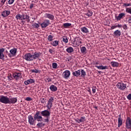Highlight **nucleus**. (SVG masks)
<instances>
[{"label":"nucleus","instance_id":"ea45409f","mask_svg":"<svg viewBox=\"0 0 131 131\" xmlns=\"http://www.w3.org/2000/svg\"><path fill=\"white\" fill-rule=\"evenodd\" d=\"M85 117L83 116V117H81L80 119V122H84V121H85Z\"/></svg>","mask_w":131,"mask_h":131},{"label":"nucleus","instance_id":"69168bd1","mask_svg":"<svg viewBox=\"0 0 131 131\" xmlns=\"http://www.w3.org/2000/svg\"><path fill=\"white\" fill-rule=\"evenodd\" d=\"M6 53L9 54V52H8V51H6Z\"/></svg>","mask_w":131,"mask_h":131},{"label":"nucleus","instance_id":"5701e85b","mask_svg":"<svg viewBox=\"0 0 131 131\" xmlns=\"http://www.w3.org/2000/svg\"><path fill=\"white\" fill-rule=\"evenodd\" d=\"M80 30L83 33H89L90 32L89 29L85 27L80 28Z\"/></svg>","mask_w":131,"mask_h":131},{"label":"nucleus","instance_id":"c9c22d12","mask_svg":"<svg viewBox=\"0 0 131 131\" xmlns=\"http://www.w3.org/2000/svg\"><path fill=\"white\" fill-rule=\"evenodd\" d=\"M32 26H33L34 28H39V25L36 23H34L33 25H32Z\"/></svg>","mask_w":131,"mask_h":131},{"label":"nucleus","instance_id":"dca6fc26","mask_svg":"<svg viewBox=\"0 0 131 131\" xmlns=\"http://www.w3.org/2000/svg\"><path fill=\"white\" fill-rule=\"evenodd\" d=\"M45 18H48L50 19V20H54L55 19V16L53 14H51L50 13H46L45 15Z\"/></svg>","mask_w":131,"mask_h":131},{"label":"nucleus","instance_id":"473e14b6","mask_svg":"<svg viewBox=\"0 0 131 131\" xmlns=\"http://www.w3.org/2000/svg\"><path fill=\"white\" fill-rule=\"evenodd\" d=\"M85 15L88 17H91V16H93V12L91 10H89L86 13H85Z\"/></svg>","mask_w":131,"mask_h":131},{"label":"nucleus","instance_id":"7c9ffc66","mask_svg":"<svg viewBox=\"0 0 131 131\" xmlns=\"http://www.w3.org/2000/svg\"><path fill=\"white\" fill-rule=\"evenodd\" d=\"M44 125H46V124L43 123L42 122H39L37 124L38 128H40V127H43Z\"/></svg>","mask_w":131,"mask_h":131},{"label":"nucleus","instance_id":"a18cd8bd","mask_svg":"<svg viewBox=\"0 0 131 131\" xmlns=\"http://www.w3.org/2000/svg\"><path fill=\"white\" fill-rule=\"evenodd\" d=\"M62 41H63V42L67 43V42H68V39H67V38H63L62 39Z\"/></svg>","mask_w":131,"mask_h":131},{"label":"nucleus","instance_id":"864d4df0","mask_svg":"<svg viewBox=\"0 0 131 131\" xmlns=\"http://www.w3.org/2000/svg\"><path fill=\"white\" fill-rule=\"evenodd\" d=\"M127 99H128V100H131V94H129L127 96Z\"/></svg>","mask_w":131,"mask_h":131},{"label":"nucleus","instance_id":"8fccbe9b","mask_svg":"<svg viewBox=\"0 0 131 131\" xmlns=\"http://www.w3.org/2000/svg\"><path fill=\"white\" fill-rule=\"evenodd\" d=\"M49 52V53H50V54H53V53H55V51L53 50V49H50Z\"/></svg>","mask_w":131,"mask_h":131},{"label":"nucleus","instance_id":"5fc2aeb1","mask_svg":"<svg viewBox=\"0 0 131 131\" xmlns=\"http://www.w3.org/2000/svg\"><path fill=\"white\" fill-rule=\"evenodd\" d=\"M33 7H34V4H31L30 5V9L31 10H32V9L33 8Z\"/></svg>","mask_w":131,"mask_h":131},{"label":"nucleus","instance_id":"79ce46f5","mask_svg":"<svg viewBox=\"0 0 131 131\" xmlns=\"http://www.w3.org/2000/svg\"><path fill=\"white\" fill-rule=\"evenodd\" d=\"M40 102L41 104H46V99L45 98H41Z\"/></svg>","mask_w":131,"mask_h":131},{"label":"nucleus","instance_id":"a211bd4d","mask_svg":"<svg viewBox=\"0 0 131 131\" xmlns=\"http://www.w3.org/2000/svg\"><path fill=\"white\" fill-rule=\"evenodd\" d=\"M10 13L11 12L10 11L4 10L2 13V16H3L4 18H6V17H8L10 15Z\"/></svg>","mask_w":131,"mask_h":131},{"label":"nucleus","instance_id":"9b49d317","mask_svg":"<svg viewBox=\"0 0 131 131\" xmlns=\"http://www.w3.org/2000/svg\"><path fill=\"white\" fill-rule=\"evenodd\" d=\"M28 122L31 125H33L34 124V121H35V119L31 115H29L28 117Z\"/></svg>","mask_w":131,"mask_h":131},{"label":"nucleus","instance_id":"de8ad7c7","mask_svg":"<svg viewBox=\"0 0 131 131\" xmlns=\"http://www.w3.org/2000/svg\"><path fill=\"white\" fill-rule=\"evenodd\" d=\"M122 27H123L124 30H126V29H127V25H126V24L124 25Z\"/></svg>","mask_w":131,"mask_h":131},{"label":"nucleus","instance_id":"6ab92c4d","mask_svg":"<svg viewBox=\"0 0 131 131\" xmlns=\"http://www.w3.org/2000/svg\"><path fill=\"white\" fill-rule=\"evenodd\" d=\"M21 18L23 20H27L28 23L30 22V19L29 18L30 17L27 14H22Z\"/></svg>","mask_w":131,"mask_h":131},{"label":"nucleus","instance_id":"6e6d98bb","mask_svg":"<svg viewBox=\"0 0 131 131\" xmlns=\"http://www.w3.org/2000/svg\"><path fill=\"white\" fill-rule=\"evenodd\" d=\"M92 92L93 94H95V93H96V86L93 88Z\"/></svg>","mask_w":131,"mask_h":131},{"label":"nucleus","instance_id":"20e7f679","mask_svg":"<svg viewBox=\"0 0 131 131\" xmlns=\"http://www.w3.org/2000/svg\"><path fill=\"white\" fill-rule=\"evenodd\" d=\"M117 88L121 91H123L126 89V84H124L123 82H118L116 85Z\"/></svg>","mask_w":131,"mask_h":131},{"label":"nucleus","instance_id":"393cba45","mask_svg":"<svg viewBox=\"0 0 131 131\" xmlns=\"http://www.w3.org/2000/svg\"><path fill=\"white\" fill-rule=\"evenodd\" d=\"M50 90L51 92H57L58 91V88L54 85H51L50 86Z\"/></svg>","mask_w":131,"mask_h":131},{"label":"nucleus","instance_id":"49530a36","mask_svg":"<svg viewBox=\"0 0 131 131\" xmlns=\"http://www.w3.org/2000/svg\"><path fill=\"white\" fill-rule=\"evenodd\" d=\"M123 7H129L131 6V4L130 3H128V4H127V3H125L123 4Z\"/></svg>","mask_w":131,"mask_h":131},{"label":"nucleus","instance_id":"4d7b16f0","mask_svg":"<svg viewBox=\"0 0 131 131\" xmlns=\"http://www.w3.org/2000/svg\"><path fill=\"white\" fill-rule=\"evenodd\" d=\"M117 26H112L111 27V29L112 30L115 29V28H117Z\"/></svg>","mask_w":131,"mask_h":131},{"label":"nucleus","instance_id":"72a5a7b5","mask_svg":"<svg viewBox=\"0 0 131 131\" xmlns=\"http://www.w3.org/2000/svg\"><path fill=\"white\" fill-rule=\"evenodd\" d=\"M15 18L17 20H23L22 19V15L20 14H17L16 16H15Z\"/></svg>","mask_w":131,"mask_h":131},{"label":"nucleus","instance_id":"f03ea898","mask_svg":"<svg viewBox=\"0 0 131 131\" xmlns=\"http://www.w3.org/2000/svg\"><path fill=\"white\" fill-rule=\"evenodd\" d=\"M9 98L8 96L4 95L0 96V103H3V104H8Z\"/></svg>","mask_w":131,"mask_h":131},{"label":"nucleus","instance_id":"6e6552de","mask_svg":"<svg viewBox=\"0 0 131 131\" xmlns=\"http://www.w3.org/2000/svg\"><path fill=\"white\" fill-rule=\"evenodd\" d=\"M71 73L69 70H66L62 73V77L64 78V79H68L69 77H70V75Z\"/></svg>","mask_w":131,"mask_h":131},{"label":"nucleus","instance_id":"3c124183","mask_svg":"<svg viewBox=\"0 0 131 131\" xmlns=\"http://www.w3.org/2000/svg\"><path fill=\"white\" fill-rule=\"evenodd\" d=\"M47 118H46L45 120H44V122H49V117H46Z\"/></svg>","mask_w":131,"mask_h":131},{"label":"nucleus","instance_id":"e2e57ef3","mask_svg":"<svg viewBox=\"0 0 131 131\" xmlns=\"http://www.w3.org/2000/svg\"><path fill=\"white\" fill-rule=\"evenodd\" d=\"M94 108H95V109H98V106H94Z\"/></svg>","mask_w":131,"mask_h":131},{"label":"nucleus","instance_id":"cd10ccee","mask_svg":"<svg viewBox=\"0 0 131 131\" xmlns=\"http://www.w3.org/2000/svg\"><path fill=\"white\" fill-rule=\"evenodd\" d=\"M80 51L82 54L85 55L86 54V48L85 47H82L80 49Z\"/></svg>","mask_w":131,"mask_h":131},{"label":"nucleus","instance_id":"338daca9","mask_svg":"<svg viewBox=\"0 0 131 131\" xmlns=\"http://www.w3.org/2000/svg\"><path fill=\"white\" fill-rule=\"evenodd\" d=\"M68 61H69V59H68Z\"/></svg>","mask_w":131,"mask_h":131},{"label":"nucleus","instance_id":"ddd939ff","mask_svg":"<svg viewBox=\"0 0 131 131\" xmlns=\"http://www.w3.org/2000/svg\"><path fill=\"white\" fill-rule=\"evenodd\" d=\"M123 120L121 118V114H120L118 118V127H120L122 125Z\"/></svg>","mask_w":131,"mask_h":131},{"label":"nucleus","instance_id":"412c9836","mask_svg":"<svg viewBox=\"0 0 131 131\" xmlns=\"http://www.w3.org/2000/svg\"><path fill=\"white\" fill-rule=\"evenodd\" d=\"M121 35V32L119 30H117L114 32V36L119 37Z\"/></svg>","mask_w":131,"mask_h":131},{"label":"nucleus","instance_id":"7ed1b4c3","mask_svg":"<svg viewBox=\"0 0 131 131\" xmlns=\"http://www.w3.org/2000/svg\"><path fill=\"white\" fill-rule=\"evenodd\" d=\"M34 118L35 120H37L38 121H42V117L40 116V112L37 111L35 114L34 115Z\"/></svg>","mask_w":131,"mask_h":131},{"label":"nucleus","instance_id":"37998d69","mask_svg":"<svg viewBox=\"0 0 131 131\" xmlns=\"http://www.w3.org/2000/svg\"><path fill=\"white\" fill-rule=\"evenodd\" d=\"M14 2H15V0H9L8 4L9 5H12V4H14Z\"/></svg>","mask_w":131,"mask_h":131},{"label":"nucleus","instance_id":"1a4fd4ad","mask_svg":"<svg viewBox=\"0 0 131 131\" xmlns=\"http://www.w3.org/2000/svg\"><path fill=\"white\" fill-rule=\"evenodd\" d=\"M50 25V20L45 19L43 20L42 24H40L41 27L42 28H46V27H48Z\"/></svg>","mask_w":131,"mask_h":131},{"label":"nucleus","instance_id":"39448f33","mask_svg":"<svg viewBox=\"0 0 131 131\" xmlns=\"http://www.w3.org/2000/svg\"><path fill=\"white\" fill-rule=\"evenodd\" d=\"M17 53V49L14 48L13 49L10 50V53L8 54V57L9 58H12V57H15L16 56V54Z\"/></svg>","mask_w":131,"mask_h":131},{"label":"nucleus","instance_id":"2f4dec72","mask_svg":"<svg viewBox=\"0 0 131 131\" xmlns=\"http://www.w3.org/2000/svg\"><path fill=\"white\" fill-rule=\"evenodd\" d=\"M81 77L84 78L85 77V75H86V73H85V71H84V70H81Z\"/></svg>","mask_w":131,"mask_h":131},{"label":"nucleus","instance_id":"4468645a","mask_svg":"<svg viewBox=\"0 0 131 131\" xmlns=\"http://www.w3.org/2000/svg\"><path fill=\"white\" fill-rule=\"evenodd\" d=\"M74 43H75L76 46H80V45L82 43L81 39L79 37L75 38Z\"/></svg>","mask_w":131,"mask_h":131},{"label":"nucleus","instance_id":"f704fd0d","mask_svg":"<svg viewBox=\"0 0 131 131\" xmlns=\"http://www.w3.org/2000/svg\"><path fill=\"white\" fill-rule=\"evenodd\" d=\"M32 73H40V71L35 69L31 70Z\"/></svg>","mask_w":131,"mask_h":131},{"label":"nucleus","instance_id":"c03bdc74","mask_svg":"<svg viewBox=\"0 0 131 131\" xmlns=\"http://www.w3.org/2000/svg\"><path fill=\"white\" fill-rule=\"evenodd\" d=\"M46 79L47 82H51V81H52V78H50V77H47L46 78Z\"/></svg>","mask_w":131,"mask_h":131},{"label":"nucleus","instance_id":"09e8293b","mask_svg":"<svg viewBox=\"0 0 131 131\" xmlns=\"http://www.w3.org/2000/svg\"><path fill=\"white\" fill-rule=\"evenodd\" d=\"M26 101H32V98H30V97H27L26 98Z\"/></svg>","mask_w":131,"mask_h":131},{"label":"nucleus","instance_id":"680f3d73","mask_svg":"<svg viewBox=\"0 0 131 131\" xmlns=\"http://www.w3.org/2000/svg\"><path fill=\"white\" fill-rule=\"evenodd\" d=\"M95 66L96 67V66H98V64H99V62H95Z\"/></svg>","mask_w":131,"mask_h":131},{"label":"nucleus","instance_id":"e433bc0d","mask_svg":"<svg viewBox=\"0 0 131 131\" xmlns=\"http://www.w3.org/2000/svg\"><path fill=\"white\" fill-rule=\"evenodd\" d=\"M52 68L53 69H57L58 68V64L56 62L52 63Z\"/></svg>","mask_w":131,"mask_h":131},{"label":"nucleus","instance_id":"aec40b11","mask_svg":"<svg viewBox=\"0 0 131 131\" xmlns=\"http://www.w3.org/2000/svg\"><path fill=\"white\" fill-rule=\"evenodd\" d=\"M35 82V80L33 79H30L28 80L25 81L24 83L26 85H28V84H30V83H34Z\"/></svg>","mask_w":131,"mask_h":131},{"label":"nucleus","instance_id":"603ef678","mask_svg":"<svg viewBox=\"0 0 131 131\" xmlns=\"http://www.w3.org/2000/svg\"><path fill=\"white\" fill-rule=\"evenodd\" d=\"M75 121L77 122V123H80V119H79L78 118L75 119Z\"/></svg>","mask_w":131,"mask_h":131},{"label":"nucleus","instance_id":"c85d7f7f","mask_svg":"<svg viewBox=\"0 0 131 131\" xmlns=\"http://www.w3.org/2000/svg\"><path fill=\"white\" fill-rule=\"evenodd\" d=\"M111 64L113 67H118L119 66V63L116 61H112Z\"/></svg>","mask_w":131,"mask_h":131},{"label":"nucleus","instance_id":"f8f14e48","mask_svg":"<svg viewBox=\"0 0 131 131\" xmlns=\"http://www.w3.org/2000/svg\"><path fill=\"white\" fill-rule=\"evenodd\" d=\"M17 98L12 97L11 98H8V104H15L17 103Z\"/></svg>","mask_w":131,"mask_h":131},{"label":"nucleus","instance_id":"2eb2a0df","mask_svg":"<svg viewBox=\"0 0 131 131\" xmlns=\"http://www.w3.org/2000/svg\"><path fill=\"white\" fill-rule=\"evenodd\" d=\"M124 16H125V13H120L119 14L118 16H115L116 20H117V21H119L121 20V19H122V18H123Z\"/></svg>","mask_w":131,"mask_h":131},{"label":"nucleus","instance_id":"9d476101","mask_svg":"<svg viewBox=\"0 0 131 131\" xmlns=\"http://www.w3.org/2000/svg\"><path fill=\"white\" fill-rule=\"evenodd\" d=\"M42 116H44L45 117H50V115H51V113L48 110H44L40 113Z\"/></svg>","mask_w":131,"mask_h":131},{"label":"nucleus","instance_id":"4c0bfd02","mask_svg":"<svg viewBox=\"0 0 131 131\" xmlns=\"http://www.w3.org/2000/svg\"><path fill=\"white\" fill-rule=\"evenodd\" d=\"M53 38H54V36H52L51 35H49L48 37V40L49 41H52Z\"/></svg>","mask_w":131,"mask_h":131},{"label":"nucleus","instance_id":"13d9d810","mask_svg":"<svg viewBox=\"0 0 131 131\" xmlns=\"http://www.w3.org/2000/svg\"><path fill=\"white\" fill-rule=\"evenodd\" d=\"M7 0H2L1 3H2L3 5H5V3H6V1Z\"/></svg>","mask_w":131,"mask_h":131},{"label":"nucleus","instance_id":"b1692460","mask_svg":"<svg viewBox=\"0 0 131 131\" xmlns=\"http://www.w3.org/2000/svg\"><path fill=\"white\" fill-rule=\"evenodd\" d=\"M72 74L73 76H76V77H78V76H79V75H80V70H78V71H75L72 73Z\"/></svg>","mask_w":131,"mask_h":131},{"label":"nucleus","instance_id":"a878e982","mask_svg":"<svg viewBox=\"0 0 131 131\" xmlns=\"http://www.w3.org/2000/svg\"><path fill=\"white\" fill-rule=\"evenodd\" d=\"M95 67L96 68L99 69V70H104L105 69H108V67L107 66H95Z\"/></svg>","mask_w":131,"mask_h":131},{"label":"nucleus","instance_id":"c756f323","mask_svg":"<svg viewBox=\"0 0 131 131\" xmlns=\"http://www.w3.org/2000/svg\"><path fill=\"white\" fill-rule=\"evenodd\" d=\"M51 45L53 46V47H57V46H58V45H59V41L58 40H54L53 41L51 42Z\"/></svg>","mask_w":131,"mask_h":131},{"label":"nucleus","instance_id":"4be33fe9","mask_svg":"<svg viewBox=\"0 0 131 131\" xmlns=\"http://www.w3.org/2000/svg\"><path fill=\"white\" fill-rule=\"evenodd\" d=\"M4 52H5V48L0 49V59H3L5 58V55H4Z\"/></svg>","mask_w":131,"mask_h":131},{"label":"nucleus","instance_id":"a19ab883","mask_svg":"<svg viewBox=\"0 0 131 131\" xmlns=\"http://www.w3.org/2000/svg\"><path fill=\"white\" fill-rule=\"evenodd\" d=\"M126 12L128 13V14H130L131 15V8H126Z\"/></svg>","mask_w":131,"mask_h":131},{"label":"nucleus","instance_id":"58836bf2","mask_svg":"<svg viewBox=\"0 0 131 131\" xmlns=\"http://www.w3.org/2000/svg\"><path fill=\"white\" fill-rule=\"evenodd\" d=\"M70 26H71V24L70 23H67L63 24V27L65 28H67V27H69Z\"/></svg>","mask_w":131,"mask_h":131},{"label":"nucleus","instance_id":"0eeeda50","mask_svg":"<svg viewBox=\"0 0 131 131\" xmlns=\"http://www.w3.org/2000/svg\"><path fill=\"white\" fill-rule=\"evenodd\" d=\"M53 102H54V97H50L48 100V104L46 107L48 108V110H51V108L53 107Z\"/></svg>","mask_w":131,"mask_h":131},{"label":"nucleus","instance_id":"423d86ee","mask_svg":"<svg viewBox=\"0 0 131 131\" xmlns=\"http://www.w3.org/2000/svg\"><path fill=\"white\" fill-rule=\"evenodd\" d=\"M125 127L127 129H130L131 128V119L130 117H127L125 121Z\"/></svg>","mask_w":131,"mask_h":131},{"label":"nucleus","instance_id":"bb28decb","mask_svg":"<svg viewBox=\"0 0 131 131\" xmlns=\"http://www.w3.org/2000/svg\"><path fill=\"white\" fill-rule=\"evenodd\" d=\"M66 51L67 53H69V54H71V53H73L74 52V49H73V48L72 47H68Z\"/></svg>","mask_w":131,"mask_h":131},{"label":"nucleus","instance_id":"f257e3e1","mask_svg":"<svg viewBox=\"0 0 131 131\" xmlns=\"http://www.w3.org/2000/svg\"><path fill=\"white\" fill-rule=\"evenodd\" d=\"M40 56H41V53L40 52H35L33 54L29 53L24 55V59H25L26 61H33V60L38 59Z\"/></svg>","mask_w":131,"mask_h":131},{"label":"nucleus","instance_id":"f3484780","mask_svg":"<svg viewBox=\"0 0 131 131\" xmlns=\"http://www.w3.org/2000/svg\"><path fill=\"white\" fill-rule=\"evenodd\" d=\"M13 76L14 79H16V80H18V79H20V78H21V73H15L13 74Z\"/></svg>","mask_w":131,"mask_h":131},{"label":"nucleus","instance_id":"0e129e2a","mask_svg":"<svg viewBox=\"0 0 131 131\" xmlns=\"http://www.w3.org/2000/svg\"><path fill=\"white\" fill-rule=\"evenodd\" d=\"M98 73H99V74H101V73H102L101 71H98Z\"/></svg>","mask_w":131,"mask_h":131},{"label":"nucleus","instance_id":"bf43d9fd","mask_svg":"<svg viewBox=\"0 0 131 131\" xmlns=\"http://www.w3.org/2000/svg\"><path fill=\"white\" fill-rule=\"evenodd\" d=\"M128 23H131V16L128 18Z\"/></svg>","mask_w":131,"mask_h":131},{"label":"nucleus","instance_id":"052dcab7","mask_svg":"<svg viewBox=\"0 0 131 131\" xmlns=\"http://www.w3.org/2000/svg\"><path fill=\"white\" fill-rule=\"evenodd\" d=\"M117 27H119V28L122 27V25L118 24V25L117 26Z\"/></svg>","mask_w":131,"mask_h":131}]
</instances>
